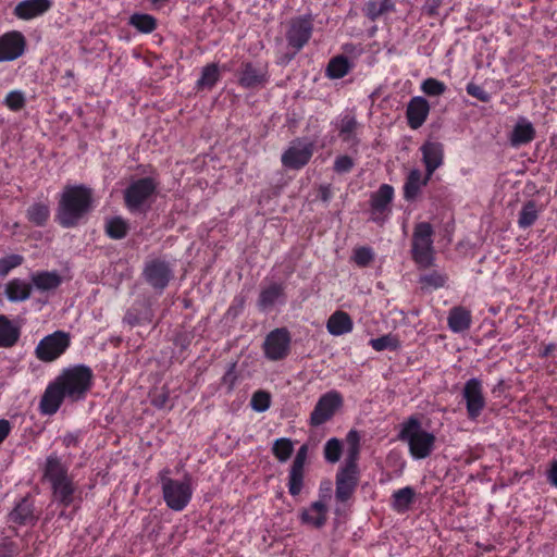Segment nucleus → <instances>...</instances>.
<instances>
[{"label": "nucleus", "mask_w": 557, "mask_h": 557, "mask_svg": "<svg viewBox=\"0 0 557 557\" xmlns=\"http://www.w3.org/2000/svg\"><path fill=\"white\" fill-rule=\"evenodd\" d=\"M94 382V373L86 364L69 367L47 386L40 409L45 414H54L65 398L78 401L86 397Z\"/></svg>", "instance_id": "1"}, {"label": "nucleus", "mask_w": 557, "mask_h": 557, "mask_svg": "<svg viewBox=\"0 0 557 557\" xmlns=\"http://www.w3.org/2000/svg\"><path fill=\"white\" fill-rule=\"evenodd\" d=\"M346 444L347 456L335 478V498L339 503L350 499L359 483L360 434L357 430L347 433Z\"/></svg>", "instance_id": "2"}, {"label": "nucleus", "mask_w": 557, "mask_h": 557, "mask_svg": "<svg viewBox=\"0 0 557 557\" xmlns=\"http://www.w3.org/2000/svg\"><path fill=\"white\" fill-rule=\"evenodd\" d=\"M42 478L49 482L53 499L58 504L65 508L73 504L77 486L69 473V465L57 453L47 456Z\"/></svg>", "instance_id": "3"}, {"label": "nucleus", "mask_w": 557, "mask_h": 557, "mask_svg": "<svg viewBox=\"0 0 557 557\" xmlns=\"http://www.w3.org/2000/svg\"><path fill=\"white\" fill-rule=\"evenodd\" d=\"M91 189L83 185L64 189L57 211V220L63 227H74L91 208Z\"/></svg>", "instance_id": "4"}, {"label": "nucleus", "mask_w": 557, "mask_h": 557, "mask_svg": "<svg viewBox=\"0 0 557 557\" xmlns=\"http://www.w3.org/2000/svg\"><path fill=\"white\" fill-rule=\"evenodd\" d=\"M397 437L408 445L410 456L417 460L428 458L435 448V435L424 430L416 416L409 417L400 424Z\"/></svg>", "instance_id": "5"}, {"label": "nucleus", "mask_w": 557, "mask_h": 557, "mask_svg": "<svg viewBox=\"0 0 557 557\" xmlns=\"http://www.w3.org/2000/svg\"><path fill=\"white\" fill-rule=\"evenodd\" d=\"M434 230L429 222L414 225L411 239V258L419 269H429L435 262Z\"/></svg>", "instance_id": "6"}, {"label": "nucleus", "mask_w": 557, "mask_h": 557, "mask_svg": "<svg viewBox=\"0 0 557 557\" xmlns=\"http://www.w3.org/2000/svg\"><path fill=\"white\" fill-rule=\"evenodd\" d=\"M160 483L166 506L174 511L184 510L189 504L194 493L190 476L185 475L183 480H175L166 475H161Z\"/></svg>", "instance_id": "7"}, {"label": "nucleus", "mask_w": 557, "mask_h": 557, "mask_svg": "<svg viewBox=\"0 0 557 557\" xmlns=\"http://www.w3.org/2000/svg\"><path fill=\"white\" fill-rule=\"evenodd\" d=\"M159 183L153 177H143L132 182L124 191L126 207L131 211H139L149 205L158 189Z\"/></svg>", "instance_id": "8"}, {"label": "nucleus", "mask_w": 557, "mask_h": 557, "mask_svg": "<svg viewBox=\"0 0 557 557\" xmlns=\"http://www.w3.org/2000/svg\"><path fill=\"white\" fill-rule=\"evenodd\" d=\"M394 195V188L389 184H382L377 190L371 193L369 199L370 221L383 225L389 220Z\"/></svg>", "instance_id": "9"}, {"label": "nucleus", "mask_w": 557, "mask_h": 557, "mask_svg": "<svg viewBox=\"0 0 557 557\" xmlns=\"http://www.w3.org/2000/svg\"><path fill=\"white\" fill-rule=\"evenodd\" d=\"M70 345L69 333L55 331L40 339L35 348V355L40 361L52 362L61 357Z\"/></svg>", "instance_id": "10"}, {"label": "nucleus", "mask_w": 557, "mask_h": 557, "mask_svg": "<svg viewBox=\"0 0 557 557\" xmlns=\"http://www.w3.org/2000/svg\"><path fill=\"white\" fill-rule=\"evenodd\" d=\"M290 343V333L286 327L271 331L262 345L264 357L270 361L284 360L289 355Z\"/></svg>", "instance_id": "11"}, {"label": "nucleus", "mask_w": 557, "mask_h": 557, "mask_svg": "<svg viewBox=\"0 0 557 557\" xmlns=\"http://www.w3.org/2000/svg\"><path fill=\"white\" fill-rule=\"evenodd\" d=\"M342 406L343 396L339 392L333 389L323 394L310 413L309 424L317 428L326 423Z\"/></svg>", "instance_id": "12"}, {"label": "nucleus", "mask_w": 557, "mask_h": 557, "mask_svg": "<svg viewBox=\"0 0 557 557\" xmlns=\"http://www.w3.org/2000/svg\"><path fill=\"white\" fill-rule=\"evenodd\" d=\"M314 152V143L305 139H295L283 152L281 162L284 168L300 170L306 166Z\"/></svg>", "instance_id": "13"}, {"label": "nucleus", "mask_w": 557, "mask_h": 557, "mask_svg": "<svg viewBox=\"0 0 557 557\" xmlns=\"http://www.w3.org/2000/svg\"><path fill=\"white\" fill-rule=\"evenodd\" d=\"M313 32V20L311 15L297 16L290 20L286 40L288 46L294 49V53L299 52L310 40Z\"/></svg>", "instance_id": "14"}, {"label": "nucleus", "mask_w": 557, "mask_h": 557, "mask_svg": "<svg viewBox=\"0 0 557 557\" xmlns=\"http://www.w3.org/2000/svg\"><path fill=\"white\" fill-rule=\"evenodd\" d=\"M462 398L466 403L468 418L475 421L486 406L482 381L478 377L469 379L463 385Z\"/></svg>", "instance_id": "15"}, {"label": "nucleus", "mask_w": 557, "mask_h": 557, "mask_svg": "<svg viewBox=\"0 0 557 557\" xmlns=\"http://www.w3.org/2000/svg\"><path fill=\"white\" fill-rule=\"evenodd\" d=\"M269 82L268 66L244 62L239 71L238 84L247 89L262 87Z\"/></svg>", "instance_id": "16"}, {"label": "nucleus", "mask_w": 557, "mask_h": 557, "mask_svg": "<svg viewBox=\"0 0 557 557\" xmlns=\"http://www.w3.org/2000/svg\"><path fill=\"white\" fill-rule=\"evenodd\" d=\"M26 41L22 33L12 30L0 36V63L20 58L25 50Z\"/></svg>", "instance_id": "17"}, {"label": "nucleus", "mask_w": 557, "mask_h": 557, "mask_svg": "<svg viewBox=\"0 0 557 557\" xmlns=\"http://www.w3.org/2000/svg\"><path fill=\"white\" fill-rule=\"evenodd\" d=\"M144 277L153 288L163 290L172 277V270L165 261L154 259L146 263Z\"/></svg>", "instance_id": "18"}, {"label": "nucleus", "mask_w": 557, "mask_h": 557, "mask_svg": "<svg viewBox=\"0 0 557 557\" xmlns=\"http://www.w3.org/2000/svg\"><path fill=\"white\" fill-rule=\"evenodd\" d=\"M308 455V447L302 445L298 450L293 460L288 472V493L292 496H297L300 494L304 487V476H305V465Z\"/></svg>", "instance_id": "19"}, {"label": "nucleus", "mask_w": 557, "mask_h": 557, "mask_svg": "<svg viewBox=\"0 0 557 557\" xmlns=\"http://www.w3.org/2000/svg\"><path fill=\"white\" fill-rule=\"evenodd\" d=\"M422 162L429 177L444 164V145L441 141L428 139L420 147Z\"/></svg>", "instance_id": "20"}, {"label": "nucleus", "mask_w": 557, "mask_h": 557, "mask_svg": "<svg viewBox=\"0 0 557 557\" xmlns=\"http://www.w3.org/2000/svg\"><path fill=\"white\" fill-rule=\"evenodd\" d=\"M286 301L285 284L271 282L264 285L257 300V306L261 311H269L276 305H283Z\"/></svg>", "instance_id": "21"}, {"label": "nucleus", "mask_w": 557, "mask_h": 557, "mask_svg": "<svg viewBox=\"0 0 557 557\" xmlns=\"http://www.w3.org/2000/svg\"><path fill=\"white\" fill-rule=\"evenodd\" d=\"M52 5V0H22L14 7L13 15L22 21H30L45 15Z\"/></svg>", "instance_id": "22"}, {"label": "nucleus", "mask_w": 557, "mask_h": 557, "mask_svg": "<svg viewBox=\"0 0 557 557\" xmlns=\"http://www.w3.org/2000/svg\"><path fill=\"white\" fill-rule=\"evenodd\" d=\"M430 113L428 100L421 96L412 97L406 109L407 124L411 129H418L426 121Z\"/></svg>", "instance_id": "23"}, {"label": "nucleus", "mask_w": 557, "mask_h": 557, "mask_svg": "<svg viewBox=\"0 0 557 557\" xmlns=\"http://www.w3.org/2000/svg\"><path fill=\"white\" fill-rule=\"evenodd\" d=\"M301 524L321 529L327 520V507L322 500L313 502L299 513Z\"/></svg>", "instance_id": "24"}, {"label": "nucleus", "mask_w": 557, "mask_h": 557, "mask_svg": "<svg viewBox=\"0 0 557 557\" xmlns=\"http://www.w3.org/2000/svg\"><path fill=\"white\" fill-rule=\"evenodd\" d=\"M535 134L533 124L527 117L520 116L509 135L510 145L512 147L527 145L535 138Z\"/></svg>", "instance_id": "25"}, {"label": "nucleus", "mask_w": 557, "mask_h": 557, "mask_svg": "<svg viewBox=\"0 0 557 557\" xmlns=\"http://www.w3.org/2000/svg\"><path fill=\"white\" fill-rule=\"evenodd\" d=\"M358 127L359 124L352 113L341 115L337 122L339 137L344 143H347L350 146H357L359 144V139L357 137Z\"/></svg>", "instance_id": "26"}, {"label": "nucleus", "mask_w": 557, "mask_h": 557, "mask_svg": "<svg viewBox=\"0 0 557 557\" xmlns=\"http://www.w3.org/2000/svg\"><path fill=\"white\" fill-rule=\"evenodd\" d=\"M354 329V322L350 315L342 310L332 313L326 322V330L333 336H341L350 333Z\"/></svg>", "instance_id": "27"}, {"label": "nucleus", "mask_w": 557, "mask_h": 557, "mask_svg": "<svg viewBox=\"0 0 557 557\" xmlns=\"http://www.w3.org/2000/svg\"><path fill=\"white\" fill-rule=\"evenodd\" d=\"M431 178L426 173L423 177L418 169L411 170L404 184V198L406 200H414L420 194L421 188L426 186Z\"/></svg>", "instance_id": "28"}, {"label": "nucleus", "mask_w": 557, "mask_h": 557, "mask_svg": "<svg viewBox=\"0 0 557 557\" xmlns=\"http://www.w3.org/2000/svg\"><path fill=\"white\" fill-rule=\"evenodd\" d=\"M396 10L394 0H369L362 8L363 14L374 22L380 17L393 13Z\"/></svg>", "instance_id": "29"}, {"label": "nucleus", "mask_w": 557, "mask_h": 557, "mask_svg": "<svg viewBox=\"0 0 557 557\" xmlns=\"http://www.w3.org/2000/svg\"><path fill=\"white\" fill-rule=\"evenodd\" d=\"M32 283L36 289L47 292L58 288L62 277L55 271H38L32 274Z\"/></svg>", "instance_id": "30"}, {"label": "nucleus", "mask_w": 557, "mask_h": 557, "mask_svg": "<svg viewBox=\"0 0 557 557\" xmlns=\"http://www.w3.org/2000/svg\"><path fill=\"white\" fill-rule=\"evenodd\" d=\"M471 321V312L460 306L451 308L447 318L448 326L454 333H461L468 330Z\"/></svg>", "instance_id": "31"}, {"label": "nucleus", "mask_w": 557, "mask_h": 557, "mask_svg": "<svg viewBox=\"0 0 557 557\" xmlns=\"http://www.w3.org/2000/svg\"><path fill=\"white\" fill-rule=\"evenodd\" d=\"M20 336V326L10 321L5 315L0 314V347L9 348L14 346Z\"/></svg>", "instance_id": "32"}, {"label": "nucleus", "mask_w": 557, "mask_h": 557, "mask_svg": "<svg viewBox=\"0 0 557 557\" xmlns=\"http://www.w3.org/2000/svg\"><path fill=\"white\" fill-rule=\"evenodd\" d=\"M10 520L20 525L35 524L37 518L34 515V505L25 498L22 499L10 512Z\"/></svg>", "instance_id": "33"}, {"label": "nucleus", "mask_w": 557, "mask_h": 557, "mask_svg": "<svg viewBox=\"0 0 557 557\" xmlns=\"http://www.w3.org/2000/svg\"><path fill=\"white\" fill-rule=\"evenodd\" d=\"M416 492L411 486H405L392 494V508L398 513H405L413 504Z\"/></svg>", "instance_id": "34"}, {"label": "nucleus", "mask_w": 557, "mask_h": 557, "mask_svg": "<svg viewBox=\"0 0 557 557\" xmlns=\"http://www.w3.org/2000/svg\"><path fill=\"white\" fill-rule=\"evenodd\" d=\"M30 293L32 285L21 278H13L5 285V296L10 301H24Z\"/></svg>", "instance_id": "35"}, {"label": "nucleus", "mask_w": 557, "mask_h": 557, "mask_svg": "<svg viewBox=\"0 0 557 557\" xmlns=\"http://www.w3.org/2000/svg\"><path fill=\"white\" fill-rule=\"evenodd\" d=\"M541 209L534 200H529L523 203L519 216L518 226L522 230L531 227L539 219Z\"/></svg>", "instance_id": "36"}, {"label": "nucleus", "mask_w": 557, "mask_h": 557, "mask_svg": "<svg viewBox=\"0 0 557 557\" xmlns=\"http://www.w3.org/2000/svg\"><path fill=\"white\" fill-rule=\"evenodd\" d=\"M29 222L37 226H44L50 216V208L45 202L33 203L26 212Z\"/></svg>", "instance_id": "37"}, {"label": "nucleus", "mask_w": 557, "mask_h": 557, "mask_svg": "<svg viewBox=\"0 0 557 557\" xmlns=\"http://www.w3.org/2000/svg\"><path fill=\"white\" fill-rule=\"evenodd\" d=\"M129 25L144 34H150L157 28V20L146 13H134L129 17Z\"/></svg>", "instance_id": "38"}, {"label": "nucleus", "mask_w": 557, "mask_h": 557, "mask_svg": "<svg viewBox=\"0 0 557 557\" xmlns=\"http://www.w3.org/2000/svg\"><path fill=\"white\" fill-rule=\"evenodd\" d=\"M349 70L350 66L347 58L344 55H337L331 59V61L329 62L326 67V75L330 78L338 79L347 75Z\"/></svg>", "instance_id": "39"}, {"label": "nucleus", "mask_w": 557, "mask_h": 557, "mask_svg": "<svg viewBox=\"0 0 557 557\" xmlns=\"http://www.w3.org/2000/svg\"><path fill=\"white\" fill-rule=\"evenodd\" d=\"M220 79L219 66L215 63L206 65L201 71V76L197 81L198 89H211Z\"/></svg>", "instance_id": "40"}, {"label": "nucleus", "mask_w": 557, "mask_h": 557, "mask_svg": "<svg viewBox=\"0 0 557 557\" xmlns=\"http://www.w3.org/2000/svg\"><path fill=\"white\" fill-rule=\"evenodd\" d=\"M447 280L448 276L446 275V273L438 270H433L431 272L422 274L419 277V283L422 288L438 289L445 286Z\"/></svg>", "instance_id": "41"}, {"label": "nucleus", "mask_w": 557, "mask_h": 557, "mask_svg": "<svg viewBox=\"0 0 557 557\" xmlns=\"http://www.w3.org/2000/svg\"><path fill=\"white\" fill-rule=\"evenodd\" d=\"M128 223L121 216H114L106 222V233L112 239H122L127 235Z\"/></svg>", "instance_id": "42"}, {"label": "nucleus", "mask_w": 557, "mask_h": 557, "mask_svg": "<svg viewBox=\"0 0 557 557\" xmlns=\"http://www.w3.org/2000/svg\"><path fill=\"white\" fill-rule=\"evenodd\" d=\"M294 451L293 442L289 438L281 437L275 440L272 446V453L280 462L287 461Z\"/></svg>", "instance_id": "43"}, {"label": "nucleus", "mask_w": 557, "mask_h": 557, "mask_svg": "<svg viewBox=\"0 0 557 557\" xmlns=\"http://www.w3.org/2000/svg\"><path fill=\"white\" fill-rule=\"evenodd\" d=\"M369 344L375 351H383L385 349L396 350L399 347V341L391 334L372 338Z\"/></svg>", "instance_id": "44"}, {"label": "nucleus", "mask_w": 557, "mask_h": 557, "mask_svg": "<svg viewBox=\"0 0 557 557\" xmlns=\"http://www.w3.org/2000/svg\"><path fill=\"white\" fill-rule=\"evenodd\" d=\"M343 450L342 442L336 438H330L324 445V458L327 462L335 463L339 460Z\"/></svg>", "instance_id": "45"}, {"label": "nucleus", "mask_w": 557, "mask_h": 557, "mask_svg": "<svg viewBox=\"0 0 557 557\" xmlns=\"http://www.w3.org/2000/svg\"><path fill=\"white\" fill-rule=\"evenodd\" d=\"M420 88L422 92L430 97L442 96L447 89L443 82L433 77L424 79Z\"/></svg>", "instance_id": "46"}, {"label": "nucleus", "mask_w": 557, "mask_h": 557, "mask_svg": "<svg viewBox=\"0 0 557 557\" xmlns=\"http://www.w3.org/2000/svg\"><path fill=\"white\" fill-rule=\"evenodd\" d=\"M271 395L265 391H257L252 394L250 406L257 412H264L270 408Z\"/></svg>", "instance_id": "47"}, {"label": "nucleus", "mask_w": 557, "mask_h": 557, "mask_svg": "<svg viewBox=\"0 0 557 557\" xmlns=\"http://www.w3.org/2000/svg\"><path fill=\"white\" fill-rule=\"evenodd\" d=\"M23 262L24 257L16 253L0 258V276H7L11 270L20 267Z\"/></svg>", "instance_id": "48"}, {"label": "nucleus", "mask_w": 557, "mask_h": 557, "mask_svg": "<svg viewBox=\"0 0 557 557\" xmlns=\"http://www.w3.org/2000/svg\"><path fill=\"white\" fill-rule=\"evenodd\" d=\"M4 104L14 112L22 110L26 104L25 95L21 90H12L4 98Z\"/></svg>", "instance_id": "49"}, {"label": "nucleus", "mask_w": 557, "mask_h": 557, "mask_svg": "<svg viewBox=\"0 0 557 557\" xmlns=\"http://www.w3.org/2000/svg\"><path fill=\"white\" fill-rule=\"evenodd\" d=\"M374 259L373 250L370 247H358L354 250L352 260L360 267H368Z\"/></svg>", "instance_id": "50"}, {"label": "nucleus", "mask_w": 557, "mask_h": 557, "mask_svg": "<svg viewBox=\"0 0 557 557\" xmlns=\"http://www.w3.org/2000/svg\"><path fill=\"white\" fill-rule=\"evenodd\" d=\"M466 90L468 95L482 102H488L491 100V95L483 87L472 82L467 85Z\"/></svg>", "instance_id": "51"}, {"label": "nucleus", "mask_w": 557, "mask_h": 557, "mask_svg": "<svg viewBox=\"0 0 557 557\" xmlns=\"http://www.w3.org/2000/svg\"><path fill=\"white\" fill-rule=\"evenodd\" d=\"M354 168V161L349 156H339L334 161V171L336 173H348Z\"/></svg>", "instance_id": "52"}, {"label": "nucleus", "mask_w": 557, "mask_h": 557, "mask_svg": "<svg viewBox=\"0 0 557 557\" xmlns=\"http://www.w3.org/2000/svg\"><path fill=\"white\" fill-rule=\"evenodd\" d=\"M18 553V548L13 541L3 540L0 544V556L1 557H14Z\"/></svg>", "instance_id": "53"}, {"label": "nucleus", "mask_w": 557, "mask_h": 557, "mask_svg": "<svg viewBox=\"0 0 557 557\" xmlns=\"http://www.w3.org/2000/svg\"><path fill=\"white\" fill-rule=\"evenodd\" d=\"M169 399H170L169 389L162 388V391L152 398L151 403L157 408H163L169 403Z\"/></svg>", "instance_id": "54"}, {"label": "nucleus", "mask_w": 557, "mask_h": 557, "mask_svg": "<svg viewBox=\"0 0 557 557\" xmlns=\"http://www.w3.org/2000/svg\"><path fill=\"white\" fill-rule=\"evenodd\" d=\"M79 433H66L63 438L62 443L65 447H77L79 444Z\"/></svg>", "instance_id": "55"}, {"label": "nucleus", "mask_w": 557, "mask_h": 557, "mask_svg": "<svg viewBox=\"0 0 557 557\" xmlns=\"http://www.w3.org/2000/svg\"><path fill=\"white\" fill-rule=\"evenodd\" d=\"M12 431V425L9 420L0 419V445L5 441Z\"/></svg>", "instance_id": "56"}, {"label": "nucleus", "mask_w": 557, "mask_h": 557, "mask_svg": "<svg viewBox=\"0 0 557 557\" xmlns=\"http://www.w3.org/2000/svg\"><path fill=\"white\" fill-rule=\"evenodd\" d=\"M123 322L129 326H136L140 324V318L135 311L128 310L123 318Z\"/></svg>", "instance_id": "57"}, {"label": "nucleus", "mask_w": 557, "mask_h": 557, "mask_svg": "<svg viewBox=\"0 0 557 557\" xmlns=\"http://www.w3.org/2000/svg\"><path fill=\"white\" fill-rule=\"evenodd\" d=\"M547 480L553 486L557 487V460L552 462L547 471Z\"/></svg>", "instance_id": "58"}, {"label": "nucleus", "mask_w": 557, "mask_h": 557, "mask_svg": "<svg viewBox=\"0 0 557 557\" xmlns=\"http://www.w3.org/2000/svg\"><path fill=\"white\" fill-rule=\"evenodd\" d=\"M440 4L441 3L438 0H429L424 5V10H425L426 14L430 16L436 15Z\"/></svg>", "instance_id": "59"}, {"label": "nucleus", "mask_w": 557, "mask_h": 557, "mask_svg": "<svg viewBox=\"0 0 557 557\" xmlns=\"http://www.w3.org/2000/svg\"><path fill=\"white\" fill-rule=\"evenodd\" d=\"M319 197L323 202H327L332 198V190L330 185L320 186Z\"/></svg>", "instance_id": "60"}, {"label": "nucleus", "mask_w": 557, "mask_h": 557, "mask_svg": "<svg viewBox=\"0 0 557 557\" xmlns=\"http://www.w3.org/2000/svg\"><path fill=\"white\" fill-rule=\"evenodd\" d=\"M556 349V345L550 343V344H547L544 346V348L540 351V357L542 358H546L548 357L552 352H554Z\"/></svg>", "instance_id": "61"}]
</instances>
